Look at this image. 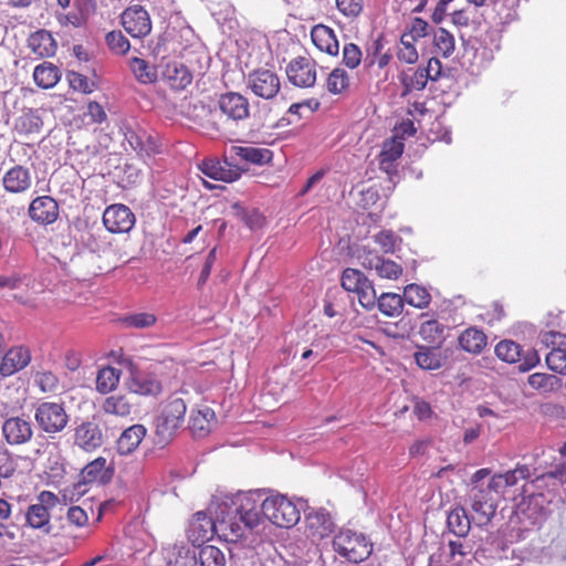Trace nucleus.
I'll return each mask as SVG.
<instances>
[{"label":"nucleus","instance_id":"f257e3e1","mask_svg":"<svg viewBox=\"0 0 566 566\" xmlns=\"http://www.w3.org/2000/svg\"><path fill=\"white\" fill-rule=\"evenodd\" d=\"M218 502L220 500L214 494L208 507L210 515L206 512H198L193 515L188 527V538L193 544L209 541L214 535L228 543H237L242 538L241 527L237 522L227 517Z\"/></svg>","mask_w":566,"mask_h":566},{"label":"nucleus","instance_id":"f03ea898","mask_svg":"<svg viewBox=\"0 0 566 566\" xmlns=\"http://www.w3.org/2000/svg\"><path fill=\"white\" fill-rule=\"evenodd\" d=\"M221 507L227 517L237 522L242 530V537L245 528H254L264 518L261 504L263 493L261 490L239 492L237 494L217 493Z\"/></svg>","mask_w":566,"mask_h":566},{"label":"nucleus","instance_id":"7ed1b4c3","mask_svg":"<svg viewBox=\"0 0 566 566\" xmlns=\"http://www.w3.org/2000/svg\"><path fill=\"white\" fill-rule=\"evenodd\" d=\"M306 501L297 499L293 501L286 495L271 493L261 504L264 518L273 525L282 528H291L301 520V511L305 510Z\"/></svg>","mask_w":566,"mask_h":566},{"label":"nucleus","instance_id":"20e7f679","mask_svg":"<svg viewBox=\"0 0 566 566\" xmlns=\"http://www.w3.org/2000/svg\"><path fill=\"white\" fill-rule=\"evenodd\" d=\"M186 411L187 407L182 398L170 397L168 399L155 420L154 444L156 447L165 448L174 440L184 423Z\"/></svg>","mask_w":566,"mask_h":566},{"label":"nucleus","instance_id":"39448f33","mask_svg":"<svg viewBox=\"0 0 566 566\" xmlns=\"http://www.w3.org/2000/svg\"><path fill=\"white\" fill-rule=\"evenodd\" d=\"M334 551L350 563H360L368 558L373 545L363 533L342 530L333 539Z\"/></svg>","mask_w":566,"mask_h":566},{"label":"nucleus","instance_id":"423d86ee","mask_svg":"<svg viewBox=\"0 0 566 566\" xmlns=\"http://www.w3.org/2000/svg\"><path fill=\"white\" fill-rule=\"evenodd\" d=\"M34 420L39 430L49 437H54L67 427L70 416L64 403L43 401L34 409Z\"/></svg>","mask_w":566,"mask_h":566},{"label":"nucleus","instance_id":"0eeeda50","mask_svg":"<svg viewBox=\"0 0 566 566\" xmlns=\"http://www.w3.org/2000/svg\"><path fill=\"white\" fill-rule=\"evenodd\" d=\"M493 489L490 488V482L486 486L475 485L469 492V501L471 510L474 515L472 516L473 523L478 526L488 525L494 517L497 509L499 495Z\"/></svg>","mask_w":566,"mask_h":566},{"label":"nucleus","instance_id":"6e6552de","mask_svg":"<svg viewBox=\"0 0 566 566\" xmlns=\"http://www.w3.org/2000/svg\"><path fill=\"white\" fill-rule=\"evenodd\" d=\"M3 440L10 447L28 444L34 437V424L24 415L7 417L1 423Z\"/></svg>","mask_w":566,"mask_h":566},{"label":"nucleus","instance_id":"1a4fd4ad","mask_svg":"<svg viewBox=\"0 0 566 566\" xmlns=\"http://www.w3.org/2000/svg\"><path fill=\"white\" fill-rule=\"evenodd\" d=\"M124 142L139 156L150 157L159 153L157 139L137 124L124 123L120 126Z\"/></svg>","mask_w":566,"mask_h":566},{"label":"nucleus","instance_id":"9d476101","mask_svg":"<svg viewBox=\"0 0 566 566\" xmlns=\"http://www.w3.org/2000/svg\"><path fill=\"white\" fill-rule=\"evenodd\" d=\"M546 500L543 492L530 495L517 507V517L525 528L531 526L539 527L546 518Z\"/></svg>","mask_w":566,"mask_h":566},{"label":"nucleus","instance_id":"9b49d317","mask_svg":"<svg viewBox=\"0 0 566 566\" xmlns=\"http://www.w3.org/2000/svg\"><path fill=\"white\" fill-rule=\"evenodd\" d=\"M234 160L235 159L230 158V154L224 156L223 159H205L200 169L203 175L211 179L233 182L242 176L243 171H245V169L239 167Z\"/></svg>","mask_w":566,"mask_h":566},{"label":"nucleus","instance_id":"f8f14e48","mask_svg":"<svg viewBox=\"0 0 566 566\" xmlns=\"http://www.w3.org/2000/svg\"><path fill=\"white\" fill-rule=\"evenodd\" d=\"M248 87L259 97L274 98L281 88L279 75L271 70L259 69L248 76Z\"/></svg>","mask_w":566,"mask_h":566},{"label":"nucleus","instance_id":"ddd939ff","mask_svg":"<svg viewBox=\"0 0 566 566\" xmlns=\"http://www.w3.org/2000/svg\"><path fill=\"white\" fill-rule=\"evenodd\" d=\"M136 217L129 207L115 203L103 213V223L112 233H128L135 226Z\"/></svg>","mask_w":566,"mask_h":566},{"label":"nucleus","instance_id":"4468645a","mask_svg":"<svg viewBox=\"0 0 566 566\" xmlns=\"http://www.w3.org/2000/svg\"><path fill=\"white\" fill-rule=\"evenodd\" d=\"M122 24L133 38H143L150 33L151 21L149 13L142 6L126 8L122 13Z\"/></svg>","mask_w":566,"mask_h":566},{"label":"nucleus","instance_id":"2eb2a0df","mask_svg":"<svg viewBox=\"0 0 566 566\" xmlns=\"http://www.w3.org/2000/svg\"><path fill=\"white\" fill-rule=\"evenodd\" d=\"M307 536L313 543L331 536L335 531V523L325 509L312 510L305 515Z\"/></svg>","mask_w":566,"mask_h":566},{"label":"nucleus","instance_id":"dca6fc26","mask_svg":"<svg viewBox=\"0 0 566 566\" xmlns=\"http://www.w3.org/2000/svg\"><path fill=\"white\" fill-rule=\"evenodd\" d=\"M30 219L40 226L53 224L60 214L56 200L51 196H40L33 199L29 206Z\"/></svg>","mask_w":566,"mask_h":566},{"label":"nucleus","instance_id":"f3484780","mask_svg":"<svg viewBox=\"0 0 566 566\" xmlns=\"http://www.w3.org/2000/svg\"><path fill=\"white\" fill-rule=\"evenodd\" d=\"M218 108L233 122L247 119L250 116V104L245 96L237 92L223 93L218 98Z\"/></svg>","mask_w":566,"mask_h":566},{"label":"nucleus","instance_id":"a211bd4d","mask_svg":"<svg viewBox=\"0 0 566 566\" xmlns=\"http://www.w3.org/2000/svg\"><path fill=\"white\" fill-rule=\"evenodd\" d=\"M1 185L8 193H25L32 187L31 170L23 165L14 164L3 172Z\"/></svg>","mask_w":566,"mask_h":566},{"label":"nucleus","instance_id":"6ab92c4d","mask_svg":"<svg viewBox=\"0 0 566 566\" xmlns=\"http://www.w3.org/2000/svg\"><path fill=\"white\" fill-rule=\"evenodd\" d=\"M168 566H198V552L195 544L176 542L163 548Z\"/></svg>","mask_w":566,"mask_h":566},{"label":"nucleus","instance_id":"aec40b11","mask_svg":"<svg viewBox=\"0 0 566 566\" xmlns=\"http://www.w3.org/2000/svg\"><path fill=\"white\" fill-rule=\"evenodd\" d=\"M74 444L80 449L92 452L98 449L104 441L103 430L94 421H83L74 429Z\"/></svg>","mask_w":566,"mask_h":566},{"label":"nucleus","instance_id":"412c9836","mask_svg":"<svg viewBox=\"0 0 566 566\" xmlns=\"http://www.w3.org/2000/svg\"><path fill=\"white\" fill-rule=\"evenodd\" d=\"M289 81L298 87H312L316 82L315 65L306 57H298L290 62L286 67Z\"/></svg>","mask_w":566,"mask_h":566},{"label":"nucleus","instance_id":"4be33fe9","mask_svg":"<svg viewBox=\"0 0 566 566\" xmlns=\"http://www.w3.org/2000/svg\"><path fill=\"white\" fill-rule=\"evenodd\" d=\"M127 388L140 396H157L161 392L163 386L155 374L132 369Z\"/></svg>","mask_w":566,"mask_h":566},{"label":"nucleus","instance_id":"5701e85b","mask_svg":"<svg viewBox=\"0 0 566 566\" xmlns=\"http://www.w3.org/2000/svg\"><path fill=\"white\" fill-rule=\"evenodd\" d=\"M359 259L365 269L375 270L381 279L396 280L402 274V268L395 261L384 259L371 252L360 255Z\"/></svg>","mask_w":566,"mask_h":566},{"label":"nucleus","instance_id":"b1692460","mask_svg":"<svg viewBox=\"0 0 566 566\" xmlns=\"http://www.w3.org/2000/svg\"><path fill=\"white\" fill-rule=\"evenodd\" d=\"M31 361V353L23 346L12 347L2 357L0 375L9 377L25 368Z\"/></svg>","mask_w":566,"mask_h":566},{"label":"nucleus","instance_id":"393cba45","mask_svg":"<svg viewBox=\"0 0 566 566\" xmlns=\"http://www.w3.org/2000/svg\"><path fill=\"white\" fill-rule=\"evenodd\" d=\"M161 74L174 90H184L192 82V74L189 69L178 61H168Z\"/></svg>","mask_w":566,"mask_h":566},{"label":"nucleus","instance_id":"a878e982","mask_svg":"<svg viewBox=\"0 0 566 566\" xmlns=\"http://www.w3.org/2000/svg\"><path fill=\"white\" fill-rule=\"evenodd\" d=\"M531 476V470L527 465H516L515 469L510 470L503 474H495L490 480V488L495 493L503 494L506 489L515 486L520 480H526Z\"/></svg>","mask_w":566,"mask_h":566},{"label":"nucleus","instance_id":"bb28decb","mask_svg":"<svg viewBox=\"0 0 566 566\" xmlns=\"http://www.w3.org/2000/svg\"><path fill=\"white\" fill-rule=\"evenodd\" d=\"M441 347L418 345L417 352L413 354L417 366L423 370H438L446 361Z\"/></svg>","mask_w":566,"mask_h":566},{"label":"nucleus","instance_id":"cd10ccee","mask_svg":"<svg viewBox=\"0 0 566 566\" xmlns=\"http://www.w3.org/2000/svg\"><path fill=\"white\" fill-rule=\"evenodd\" d=\"M273 153L268 148L254 146H232L230 148V158H240L245 163L253 165H265L272 160Z\"/></svg>","mask_w":566,"mask_h":566},{"label":"nucleus","instance_id":"c85d7f7f","mask_svg":"<svg viewBox=\"0 0 566 566\" xmlns=\"http://www.w3.org/2000/svg\"><path fill=\"white\" fill-rule=\"evenodd\" d=\"M147 434V429L143 424H133L125 429L117 440V451L122 455H128L133 453L143 439Z\"/></svg>","mask_w":566,"mask_h":566},{"label":"nucleus","instance_id":"c756f323","mask_svg":"<svg viewBox=\"0 0 566 566\" xmlns=\"http://www.w3.org/2000/svg\"><path fill=\"white\" fill-rule=\"evenodd\" d=\"M28 46L38 57L53 56L56 52V42L46 30L33 32L28 39Z\"/></svg>","mask_w":566,"mask_h":566},{"label":"nucleus","instance_id":"7c9ffc66","mask_svg":"<svg viewBox=\"0 0 566 566\" xmlns=\"http://www.w3.org/2000/svg\"><path fill=\"white\" fill-rule=\"evenodd\" d=\"M311 38L315 46L329 55H337L339 44L336 39L335 32L329 27L318 24L312 29Z\"/></svg>","mask_w":566,"mask_h":566},{"label":"nucleus","instance_id":"2f4dec72","mask_svg":"<svg viewBox=\"0 0 566 566\" xmlns=\"http://www.w3.org/2000/svg\"><path fill=\"white\" fill-rule=\"evenodd\" d=\"M458 342L463 350L479 355L486 347L488 337L482 329L469 327L459 335Z\"/></svg>","mask_w":566,"mask_h":566},{"label":"nucleus","instance_id":"473e14b6","mask_svg":"<svg viewBox=\"0 0 566 566\" xmlns=\"http://www.w3.org/2000/svg\"><path fill=\"white\" fill-rule=\"evenodd\" d=\"M446 331L447 326L437 319L424 321L419 326V335L431 346H442L446 340Z\"/></svg>","mask_w":566,"mask_h":566},{"label":"nucleus","instance_id":"72a5a7b5","mask_svg":"<svg viewBox=\"0 0 566 566\" xmlns=\"http://www.w3.org/2000/svg\"><path fill=\"white\" fill-rule=\"evenodd\" d=\"M472 522V517H469L465 509L462 506H457L450 511L447 518L450 532L458 537H465L469 534Z\"/></svg>","mask_w":566,"mask_h":566},{"label":"nucleus","instance_id":"f704fd0d","mask_svg":"<svg viewBox=\"0 0 566 566\" xmlns=\"http://www.w3.org/2000/svg\"><path fill=\"white\" fill-rule=\"evenodd\" d=\"M128 66L140 84H153L157 81V69L150 65L148 61L135 56L128 61Z\"/></svg>","mask_w":566,"mask_h":566},{"label":"nucleus","instance_id":"c9c22d12","mask_svg":"<svg viewBox=\"0 0 566 566\" xmlns=\"http://www.w3.org/2000/svg\"><path fill=\"white\" fill-rule=\"evenodd\" d=\"M60 77L61 73L59 67L49 62L35 66L33 71L34 82L42 88L53 87L60 81Z\"/></svg>","mask_w":566,"mask_h":566},{"label":"nucleus","instance_id":"e433bc0d","mask_svg":"<svg viewBox=\"0 0 566 566\" xmlns=\"http://www.w3.org/2000/svg\"><path fill=\"white\" fill-rule=\"evenodd\" d=\"M403 303L423 310L427 308L431 302V295L426 287L416 283L408 284L403 289Z\"/></svg>","mask_w":566,"mask_h":566},{"label":"nucleus","instance_id":"4c0bfd02","mask_svg":"<svg viewBox=\"0 0 566 566\" xmlns=\"http://www.w3.org/2000/svg\"><path fill=\"white\" fill-rule=\"evenodd\" d=\"M122 370L115 367H104L96 376V390L99 394H108L115 390L119 384Z\"/></svg>","mask_w":566,"mask_h":566},{"label":"nucleus","instance_id":"58836bf2","mask_svg":"<svg viewBox=\"0 0 566 566\" xmlns=\"http://www.w3.org/2000/svg\"><path fill=\"white\" fill-rule=\"evenodd\" d=\"M378 310L388 317H397L402 313L403 298L397 293H382L377 298Z\"/></svg>","mask_w":566,"mask_h":566},{"label":"nucleus","instance_id":"ea45409f","mask_svg":"<svg viewBox=\"0 0 566 566\" xmlns=\"http://www.w3.org/2000/svg\"><path fill=\"white\" fill-rule=\"evenodd\" d=\"M106 459L98 457L88 464H86L81 471V478L86 482H98L104 483L108 479L106 469Z\"/></svg>","mask_w":566,"mask_h":566},{"label":"nucleus","instance_id":"a19ab883","mask_svg":"<svg viewBox=\"0 0 566 566\" xmlns=\"http://www.w3.org/2000/svg\"><path fill=\"white\" fill-rule=\"evenodd\" d=\"M25 517L30 527L41 530L45 534L50 533V513L43 505L31 504L28 507Z\"/></svg>","mask_w":566,"mask_h":566},{"label":"nucleus","instance_id":"79ce46f5","mask_svg":"<svg viewBox=\"0 0 566 566\" xmlns=\"http://www.w3.org/2000/svg\"><path fill=\"white\" fill-rule=\"evenodd\" d=\"M43 122L36 111L28 109L15 120L14 127L19 134L31 135L39 133Z\"/></svg>","mask_w":566,"mask_h":566},{"label":"nucleus","instance_id":"37998d69","mask_svg":"<svg viewBox=\"0 0 566 566\" xmlns=\"http://www.w3.org/2000/svg\"><path fill=\"white\" fill-rule=\"evenodd\" d=\"M547 481H552L554 490H558L559 486L566 483V461L558 464L555 470L536 475L532 480V484L535 489H541Z\"/></svg>","mask_w":566,"mask_h":566},{"label":"nucleus","instance_id":"c03bdc74","mask_svg":"<svg viewBox=\"0 0 566 566\" xmlns=\"http://www.w3.org/2000/svg\"><path fill=\"white\" fill-rule=\"evenodd\" d=\"M403 144L400 142L391 140L384 145L379 155L380 168L387 172L392 168L394 163L402 155Z\"/></svg>","mask_w":566,"mask_h":566},{"label":"nucleus","instance_id":"a18cd8bd","mask_svg":"<svg viewBox=\"0 0 566 566\" xmlns=\"http://www.w3.org/2000/svg\"><path fill=\"white\" fill-rule=\"evenodd\" d=\"M156 322V315L149 312L132 313L120 318V323L124 327L136 329L149 328L155 325Z\"/></svg>","mask_w":566,"mask_h":566},{"label":"nucleus","instance_id":"49530a36","mask_svg":"<svg viewBox=\"0 0 566 566\" xmlns=\"http://www.w3.org/2000/svg\"><path fill=\"white\" fill-rule=\"evenodd\" d=\"M199 566H226L227 559L223 552L212 545L200 547L198 552Z\"/></svg>","mask_w":566,"mask_h":566},{"label":"nucleus","instance_id":"de8ad7c7","mask_svg":"<svg viewBox=\"0 0 566 566\" xmlns=\"http://www.w3.org/2000/svg\"><path fill=\"white\" fill-rule=\"evenodd\" d=\"M103 410L106 413L126 417L132 412V403L128 401L126 396L113 395L105 399Z\"/></svg>","mask_w":566,"mask_h":566},{"label":"nucleus","instance_id":"09e8293b","mask_svg":"<svg viewBox=\"0 0 566 566\" xmlns=\"http://www.w3.org/2000/svg\"><path fill=\"white\" fill-rule=\"evenodd\" d=\"M495 355L505 363H517L521 360L522 347L513 340L504 339L495 346Z\"/></svg>","mask_w":566,"mask_h":566},{"label":"nucleus","instance_id":"8fccbe9b","mask_svg":"<svg viewBox=\"0 0 566 566\" xmlns=\"http://www.w3.org/2000/svg\"><path fill=\"white\" fill-rule=\"evenodd\" d=\"M342 286L348 291L355 293L366 284L369 280L365 276V274L353 268H347L342 273Z\"/></svg>","mask_w":566,"mask_h":566},{"label":"nucleus","instance_id":"3c124183","mask_svg":"<svg viewBox=\"0 0 566 566\" xmlns=\"http://www.w3.org/2000/svg\"><path fill=\"white\" fill-rule=\"evenodd\" d=\"M327 91L332 94H340L349 86V75L342 67L334 69L327 78Z\"/></svg>","mask_w":566,"mask_h":566},{"label":"nucleus","instance_id":"603ef678","mask_svg":"<svg viewBox=\"0 0 566 566\" xmlns=\"http://www.w3.org/2000/svg\"><path fill=\"white\" fill-rule=\"evenodd\" d=\"M34 384L43 394H53L59 389L60 379L51 370L38 371L34 376Z\"/></svg>","mask_w":566,"mask_h":566},{"label":"nucleus","instance_id":"864d4df0","mask_svg":"<svg viewBox=\"0 0 566 566\" xmlns=\"http://www.w3.org/2000/svg\"><path fill=\"white\" fill-rule=\"evenodd\" d=\"M108 49L117 55L126 54L130 49L128 39L120 31H111L105 36Z\"/></svg>","mask_w":566,"mask_h":566},{"label":"nucleus","instance_id":"5fc2aeb1","mask_svg":"<svg viewBox=\"0 0 566 566\" xmlns=\"http://www.w3.org/2000/svg\"><path fill=\"white\" fill-rule=\"evenodd\" d=\"M342 55L343 64L350 70L358 67L363 60L360 48L352 42L344 44Z\"/></svg>","mask_w":566,"mask_h":566},{"label":"nucleus","instance_id":"6e6d98bb","mask_svg":"<svg viewBox=\"0 0 566 566\" xmlns=\"http://www.w3.org/2000/svg\"><path fill=\"white\" fill-rule=\"evenodd\" d=\"M233 209L238 211V216L249 229L255 230L262 227L264 218L256 209H244L239 205H234Z\"/></svg>","mask_w":566,"mask_h":566},{"label":"nucleus","instance_id":"4d7b16f0","mask_svg":"<svg viewBox=\"0 0 566 566\" xmlns=\"http://www.w3.org/2000/svg\"><path fill=\"white\" fill-rule=\"evenodd\" d=\"M413 42L415 41L408 39V36H401L397 51V57L400 62L413 64L418 61V52Z\"/></svg>","mask_w":566,"mask_h":566},{"label":"nucleus","instance_id":"13d9d810","mask_svg":"<svg viewBox=\"0 0 566 566\" xmlns=\"http://www.w3.org/2000/svg\"><path fill=\"white\" fill-rule=\"evenodd\" d=\"M434 44L444 57L450 56L454 51V38L446 29H439L434 33Z\"/></svg>","mask_w":566,"mask_h":566},{"label":"nucleus","instance_id":"bf43d9fd","mask_svg":"<svg viewBox=\"0 0 566 566\" xmlns=\"http://www.w3.org/2000/svg\"><path fill=\"white\" fill-rule=\"evenodd\" d=\"M546 364L553 371L566 375V350L562 348H553L546 355Z\"/></svg>","mask_w":566,"mask_h":566},{"label":"nucleus","instance_id":"052dcab7","mask_svg":"<svg viewBox=\"0 0 566 566\" xmlns=\"http://www.w3.org/2000/svg\"><path fill=\"white\" fill-rule=\"evenodd\" d=\"M558 381L557 377L548 374H533L528 377V385L537 390L544 392L553 390L554 386Z\"/></svg>","mask_w":566,"mask_h":566},{"label":"nucleus","instance_id":"680f3d73","mask_svg":"<svg viewBox=\"0 0 566 566\" xmlns=\"http://www.w3.org/2000/svg\"><path fill=\"white\" fill-rule=\"evenodd\" d=\"M374 239L385 253H392L397 243L401 242V239L390 230L380 231Z\"/></svg>","mask_w":566,"mask_h":566},{"label":"nucleus","instance_id":"e2e57ef3","mask_svg":"<svg viewBox=\"0 0 566 566\" xmlns=\"http://www.w3.org/2000/svg\"><path fill=\"white\" fill-rule=\"evenodd\" d=\"M358 296L359 304L366 310H373L377 304L376 291L370 281L355 292Z\"/></svg>","mask_w":566,"mask_h":566},{"label":"nucleus","instance_id":"0e129e2a","mask_svg":"<svg viewBox=\"0 0 566 566\" xmlns=\"http://www.w3.org/2000/svg\"><path fill=\"white\" fill-rule=\"evenodd\" d=\"M56 20L61 27L81 28L85 23L83 13L80 10H72L70 12H57Z\"/></svg>","mask_w":566,"mask_h":566},{"label":"nucleus","instance_id":"69168bd1","mask_svg":"<svg viewBox=\"0 0 566 566\" xmlns=\"http://www.w3.org/2000/svg\"><path fill=\"white\" fill-rule=\"evenodd\" d=\"M336 6L344 15L354 18L363 11L364 0H336Z\"/></svg>","mask_w":566,"mask_h":566},{"label":"nucleus","instance_id":"338daca9","mask_svg":"<svg viewBox=\"0 0 566 566\" xmlns=\"http://www.w3.org/2000/svg\"><path fill=\"white\" fill-rule=\"evenodd\" d=\"M66 520L76 527H83L88 523V515L81 506H71L67 510Z\"/></svg>","mask_w":566,"mask_h":566},{"label":"nucleus","instance_id":"774afa93","mask_svg":"<svg viewBox=\"0 0 566 566\" xmlns=\"http://www.w3.org/2000/svg\"><path fill=\"white\" fill-rule=\"evenodd\" d=\"M429 24L427 21L415 18L411 22V27L409 33L402 34V36H408V39L416 41L419 38L426 36L428 34Z\"/></svg>","mask_w":566,"mask_h":566}]
</instances>
